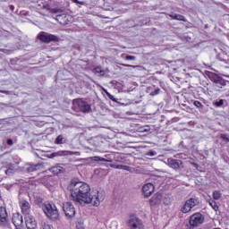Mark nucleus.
Here are the masks:
<instances>
[{
    "label": "nucleus",
    "mask_w": 229,
    "mask_h": 229,
    "mask_svg": "<svg viewBox=\"0 0 229 229\" xmlns=\"http://www.w3.org/2000/svg\"><path fill=\"white\" fill-rule=\"evenodd\" d=\"M71 192V198L75 203L79 205H87L92 203L94 207H99L101 201L105 200V195L95 191L90 192V186L83 182L73 180L68 187Z\"/></svg>",
    "instance_id": "f257e3e1"
},
{
    "label": "nucleus",
    "mask_w": 229,
    "mask_h": 229,
    "mask_svg": "<svg viewBox=\"0 0 229 229\" xmlns=\"http://www.w3.org/2000/svg\"><path fill=\"white\" fill-rule=\"evenodd\" d=\"M43 212L51 221H60V213L55 204H44Z\"/></svg>",
    "instance_id": "f03ea898"
},
{
    "label": "nucleus",
    "mask_w": 229,
    "mask_h": 229,
    "mask_svg": "<svg viewBox=\"0 0 229 229\" xmlns=\"http://www.w3.org/2000/svg\"><path fill=\"white\" fill-rule=\"evenodd\" d=\"M72 109L75 110V112H83L84 114H87L92 110L89 103L81 98L73 100Z\"/></svg>",
    "instance_id": "7ed1b4c3"
},
{
    "label": "nucleus",
    "mask_w": 229,
    "mask_h": 229,
    "mask_svg": "<svg viewBox=\"0 0 229 229\" xmlns=\"http://www.w3.org/2000/svg\"><path fill=\"white\" fill-rule=\"evenodd\" d=\"M205 222V217L200 213H195L190 216L189 228L194 229L201 226L202 223Z\"/></svg>",
    "instance_id": "20e7f679"
},
{
    "label": "nucleus",
    "mask_w": 229,
    "mask_h": 229,
    "mask_svg": "<svg viewBox=\"0 0 229 229\" xmlns=\"http://www.w3.org/2000/svg\"><path fill=\"white\" fill-rule=\"evenodd\" d=\"M199 205V199L198 198H191L187 199L183 206L181 208V212L182 214H189L194 207H198Z\"/></svg>",
    "instance_id": "39448f33"
},
{
    "label": "nucleus",
    "mask_w": 229,
    "mask_h": 229,
    "mask_svg": "<svg viewBox=\"0 0 229 229\" xmlns=\"http://www.w3.org/2000/svg\"><path fill=\"white\" fill-rule=\"evenodd\" d=\"M127 225L130 229H144V222L137 216H131Z\"/></svg>",
    "instance_id": "423d86ee"
},
{
    "label": "nucleus",
    "mask_w": 229,
    "mask_h": 229,
    "mask_svg": "<svg viewBox=\"0 0 229 229\" xmlns=\"http://www.w3.org/2000/svg\"><path fill=\"white\" fill-rule=\"evenodd\" d=\"M63 210L68 219H72L76 216V208L71 202H64L63 204Z\"/></svg>",
    "instance_id": "0eeeda50"
},
{
    "label": "nucleus",
    "mask_w": 229,
    "mask_h": 229,
    "mask_svg": "<svg viewBox=\"0 0 229 229\" xmlns=\"http://www.w3.org/2000/svg\"><path fill=\"white\" fill-rule=\"evenodd\" d=\"M0 226L1 228L10 226V218H8V212L4 207L0 208Z\"/></svg>",
    "instance_id": "6e6552de"
},
{
    "label": "nucleus",
    "mask_w": 229,
    "mask_h": 229,
    "mask_svg": "<svg viewBox=\"0 0 229 229\" xmlns=\"http://www.w3.org/2000/svg\"><path fill=\"white\" fill-rule=\"evenodd\" d=\"M38 38L39 40H41V42H45L46 44H49V42H58L59 40L57 36L53 34H48L46 32H41L38 35Z\"/></svg>",
    "instance_id": "1a4fd4ad"
},
{
    "label": "nucleus",
    "mask_w": 229,
    "mask_h": 229,
    "mask_svg": "<svg viewBox=\"0 0 229 229\" xmlns=\"http://www.w3.org/2000/svg\"><path fill=\"white\" fill-rule=\"evenodd\" d=\"M12 221L15 227H22V225H24V219L22 218V215H21V213L13 214Z\"/></svg>",
    "instance_id": "9d476101"
},
{
    "label": "nucleus",
    "mask_w": 229,
    "mask_h": 229,
    "mask_svg": "<svg viewBox=\"0 0 229 229\" xmlns=\"http://www.w3.org/2000/svg\"><path fill=\"white\" fill-rule=\"evenodd\" d=\"M142 192L143 195L145 196V198H149V196H151L153 194V192H155V185H153V183H146L143 187H142Z\"/></svg>",
    "instance_id": "9b49d317"
},
{
    "label": "nucleus",
    "mask_w": 229,
    "mask_h": 229,
    "mask_svg": "<svg viewBox=\"0 0 229 229\" xmlns=\"http://www.w3.org/2000/svg\"><path fill=\"white\" fill-rule=\"evenodd\" d=\"M20 207L21 208V212L23 216H30L31 212V206L30 205V202L28 200H21L20 202Z\"/></svg>",
    "instance_id": "f8f14e48"
},
{
    "label": "nucleus",
    "mask_w": 229,
    "mask_h": 229,
    "mask_svg": "<svg viewBox=\"0 0 229 229\" xmlns=\"http://www.w3.org/2000/svg\"><path fill=\"white\" fill-rule=\"evenodd\" d=\"M208 78L211 80V81H214V83H216V85H226V82H225V80H223V78L219 77V75H217L215 72H210L208 73Z\"/></svg>",
    "instance_id": "ddd939ff"
},
{
    "label": "nucleus",
    "mask_w": 229,
    "mask_h": 229,
    "mask_svg": "<svg viewBox=\"0 0 229 229\" xmlns=\"http://www.w3.org/2000/svg\"><path fill=\"white\" fill-rule=\"evenodd\" d=\"M25 223L28 229H37V221L32 215H27L25 216Z\"/></svg>",
    "instance_id": "4468645a"
},
{
    "label": "nucleus",
    "mask_w": 229,
    "mask_h": 229,
    "mask_svg": "<svg viewBox=\"0 0 229 229\" xmlns=\"http://www.w3.org/2000/svg\"><path fill=\"white\" fill-rule=\"evenodd\" d=\"M150 207H158L160 203H162V193H156L151 199H150Z\"/></svg>",
    "instance_id": "2eb2a0df"
},
{
    "label": "nucleus",
    "mask_w": 229,
    "mask_h": 229,
    "mask_svg": "<svg viewBox=\"0 0 229 229\" xmlns=\"http://www.w3.org/2000/svg\"><path fill=\"white\" fill-rule=\"evenodd\" d=\"M168 165L172 167V169H180L182 167V161L178 159L174 158H168L167 160Z\"/></svg>",
    "instance_id": "dca6fc26"
},
{
    "label": "nucleus",
    "mask_w": 229,
    "mask_h": 229,
    "mask_svg": "<svg viewBox=\"0 0 229 229\" xmlns=\"http://www.w3.org/2000/svg\"><path fill=\"white\" fill-rule=\"evenodd\" d=\"M40 169H44V165L36 164V165H27L26 171L28 173H34V171H40Z\"/></svg>",
    "instance_id": "f3484780"
},
{
    "label": "nucleus",
    "mask_w": 229,
    "mask_h": 229,
    "mask_svg": "<svg viewBox=\"0 0 229 229\" xmlns=\"http://www.w3.org/2000/svg\"><path fill=\"white\" fill-rule=\"evenodd\" d=\"M50 173H53V174H60L61 173H64V167L61 165H55L49 169Z\"/></svg>",
    "instance_id": "a211bd4d"
},
{
    "label": "nucleus",
    "mask_w": 229,
    "mask_h": 229,
    "mask_svg": "<svg viewBox=\"0 0 229 229\" xmlns=\"http://www.w3.org/2000/svg\"><path fill=\"white\" fill-rule=\"evenodd\" d=\"M170 17L174 21H182V22H187V19L182 14H172Z\"/></svg>",
    "instance_id": "6ab92c4d"
},
{
    "label": "nucleus",
    "mask_w": 229,
    "mask_h": 229,
    "mask_svg": "<svg viewBox=\"0 0 229 229\" xmlns=\"http://www.w3.org/2000/svg\"><path fill=\"white\" fill-rule=\"evenodd\" d=\"M110 167H113V169H122L123 171H131L130 166L128 165H110Z\"/></svg>",
    "instance_id": "aec40b11"
},
{
    "label": "nucleus",
    "mask_w": 229,
    "mask_h": 229,
    "mask_svg": "<svg viewBox=\"0 0 229 229\" xmlns=\"http://www.w3.org/2000/svg\"><path fill=\"white\" fill-rule=\"evenodd\" d=\"M43 8L48 10L50 13H62V9L49 8V5H43Z\"/></svg>",
    "instance_id": "412c9836"
},
{
    "label": "nucleus",
    "mask_w": 229,
    "mask_h": 229,
    "mask_svg": "<svg viewBox=\"0 0 229 229\" xmlns=\"http://www.w3.org/2000/svg\"><path fill=\"white\" fill-rule=\"evenodd\" d=\"M93 162H112V160L106 159L105 157H90Z\"/></svg>",
    "instance_id": "4be33fe9"
},
{
    "label": "nucleus",
    "mask_w": 229,
    "mask_h": 229,
    "mask_svg": "<svg viewBox=\"0 0 229 229\" xmlns=\"http://www.w3.org/2000/svg\"><path fill=\"white\" fill-rule=\"evenodd\" d=\"M41 229H53V225L48 221H43L40 224Z\"/></svg>",
    "instance_id": "5701e85b"
},
{
    "label": "nucleus",
    "mask_w": 229,
    "mask_h": 229,
    "mask_svg": "<svg viewBox=\"0 0 229 229\" xmlns=\"http://www.w3.org/2000/svg\"><path fill=\"white\" fill-rule=\"evenodd\" d=\"M93 72H95V74H99V76H105V70H103L101 67L95 68Z\"/></svg>",
    "instance_id": "b1692460"
},
{
    "label": "nucleus",
    "mask_w": 229,
    "mask_h": 229,
    "mask_svg": "<svg viewBox=\"0 0 229 229\" xmlns=\"http://www.w3.org/2000/svg\"><path fill=\"white\" fill-rule=\"evenodd\" d=\"M221 196H223V194L221 193V191H215L213 192V199L215 200L221 199Z\"/></svg>",
    "instance_id": "393cba45"
},
{
    "label": "nucleus",
    "mask_w": 229,
    "mask_h": 229,
    "mask_svg": "<svg viewBox=\"0 0 229 229\" xmlns=\"http://www.w3.org/2000/svg\"><path fill=\"white\" fill-rule=\"evenodd\" d=\"M208 204L212 207L213 210L217 212L219 210V206H217V203L215 200H209Z\"/></svg>",
    "instance_id": "a878e982"
},
{
    "label": "nucleus",
    "mask_w": 229,
    "mask_h": 229,
    "mask_svg": "<svg viewBox=\"0 0 229 229\" xmlns=\"http://www.w3.org/2000/svg\"><path fill=\"white\" fill-rule=\"evenodd\" d=\"M64 153H65V151L52 153V154H50V156L48 157V158H55V157H62V155H64Z\"/></svg>",
    "instance_id": "bb28decb"
},
{
    "label": "nucleus",
    "mask_w": 229,
    "mask_h": 229,
    "mask_svg": "<svg viewBox=\"0 0 229 229\" xmlns=\"http://www.w3.org/2000/svg\"><path fill=\"white\" fill-rule=\"evenodd\" d=\"M104 92L106 94L107 98H109V99H111V101L117 103V98H114V95L107 92L106 89H105Z\"/></svg>",
    "instance_id": "cd10ccee"
},
{
    "label": "nucleus",
    "mask_w": 229,
    "mask_h": 229,
    "mask_svg": "<svg viewBox=\"0 0 229 229\" xmlns=\"http://www.w3.org/2000/svg\"><path fill=\"white\" fill-rule=\"evenodd\" d=\"M215 106H216L217 108L223 106V105H225V100L224 99H220L219 101H216L214 103Z\"/></svg>",
    "instance_id": "c85d7f7f"
},
{
    "label": "nucleus",
    "mask_w": 229,
    "mask_h": 229,
    "mask_svg": "<svg viewBox=\"0 0 229 229\" xmlns=\"http://www.w3.org/2000/svg\"><path fill=\"white\" fill-rule=\"evenodd\" d=\"M64 142V137L62 135L57 136L55 139V144H63Z\"/></svg>",
    "instance_id": "c756f323"
},
{
    "label": "nucleus",
    "mask_w": 229,
    "mask_h": 229,
    "mask_svg": "<svg viewBox=\"0 0 229 229\" xmlns=\"http://www.w3.org/2000/svg\"><path fill=\"white\" fill-rule=\"evenodd\" d=\"M13 173H14V170L12 167H9L7 170H5V174L7 176H12V174H13Z\"/></svg>",
    "instance_id": "7c9ffc66"
},
{
    "label": "nucleus",
    "mask_w": 229,
    "mask_h": 229,
    "mask_svg": "<svg viewBox=\"0 0 229 229\" xmlns=\"http://www.w3.org/2000/svg\"><path fill=\"white\" fill-rule=\"evenodd\" d=\"M160 88H157L154 91L150 92V96H158V94H160Z\"/></svg>",
    "instance_id": "2f4dec72"
},
{
    "label": "nucleus",
    "mask_w": 229,
    "mask_h": 229,
    "mask_svg": "<svg viewBox=\"0 0 229 229\" xmlns=\"http://www.w3.org/2000/svg\"><path fill=\"white\" fill-rule=\"evenodd\" d=\"M194 106H197V108H203V104H201V102L195 100L193 102Z\"/></svg>",
    "instance_id": "473e14b6"
},
{
    "label": "nucleus",
    "mask_w": 229,
    "mask_h": 229,
    "mask_svg": "<svg viewBox=\"0 0 229 229\" xmlns=\"http://www.w3.org/2000/svg\"><path fill=\"white\" fill-rule=\"evenodd\" d=\"M123 67H132L133 69H139L140 66L139 65H131V64H123Z\"/></svg>",
    "instance_id": "72a5a7b5"
},
{
    "label": "nucleus",
    "mask_w": 229,
    "mask_h": 229,
    "mask_svg": "<svg viewBox=\"0 0 229 229\" xmlns=\"http://www.w3.org/2000/svg\"><path fill=\"white\" fill-rule=\"evenodd\" d=\"M220 137L223 140H225V142H229V138H227L225 134H221Z\"/></svg>",
    "instance_id": "f704fd0d"
},
{
    "label": "nucleus",
    "mask_w": 229,
    "mask_h": 229,
    "mask_svg": "<svg viewBox=\"0 0 229 229\" xmlns=\"http://www.w3.org/2000/svg\"><path fill=\"white\" fill-rule=\"evenodd\" d=\"M125 60H135L134 55H126Z\"/></svg>",
    "instance_id": "c9c22d12"
},
{
    "label": "nucleus",
    "mask_w": 229,
    "mask_h": 229,
    "mask_svg": "<svg viewBox=\"0 0 229 229\" xmlns=\"http://www.w3.org/2000/svg\"><path fill=\"white\" fill-rule=\"evenodd\" d=\"M7 144H8V146H13V139H8L7 140Z\"/></svg>",
    "instance_id": "e433bc0d"
},
{
    "label": "nucleus",
    "mask_w": 229,
    "mask_h": 229,
    "mask_svg": "<svg viewBox=\"0 0 229 229\" xmlns=\"http://www.w3.org/2000/svg\"><path fill=\"white\" fill-rule=\"evenodd\" d=\"M155 155H157V152H155V151L148 152V157H155Z\"/></svg>",
    "instance_id": "4c0bfd02"
},
{
    "label": "nucleus",
    "mask_w": 229,
    "mask_h": 229,
    "mask_svg": "<svg viewBox=\"0 0 229 229\" xmlns=\"http://www.w3.org/2000/svg\"><path fill=\"white\" fill-rule=\"evenodd\" d=\"M73 3H77V4H85V2H81L78 0H73Z\"/></svg>",
    "instance_id": "58836bf2"
},
{
    "label": "nucleus",
    "mask_w": 229,
    "mask_h": 229,
    "mask_svg": "<svg viewBox=\"0 0 229 229\" xmlns=\"http://www.w3.org/2000/svg\"><path fill=\"white\" fill-rule=\"evenodd\" d=\"M62 17H65V14H59L56 16V21H58V19H62Z\"/></svg>",
    "instance_id": "ea45409f"
},
{
    "label": "nucleus",
    "mask_w": 229,
    "mask_h": 229,
    "mask_svg": "<svg viewBox=\"0 0 229 229\" xmlns=\"http://www.w3.org/2000/svg\"><path fill=\"white\" fill-rule=\"evenodd\" d=\"M191 165H193V167H196V169H198V167H199L198 164H196V163H191Z\"/></svg>",
    "instance_id": "a19ab883"
},
{
    "label": "nucleus",
    "mask_w": 229,
    "mask_h": 229,
    "mask_svg": "<svg viewBox=\"0 0 229 229\" xmlns=\"http://www.w3.org/2000/svg\"><path fill=\"white\" fill-rule=\"evenodd\" d=\"M69 155H78L79 152H67Z\"/></svg>",
    "instance_id": "79ce46f5"
},
{
    "label": "nucleus",
    "mask_w": 229,
    "mask_h": 229,
    "mask_svg": "<svg viewBox=\"0 0 229 229\" xmlns=\"http://www.w3.org/2000/svg\"><path fill=\"white\" fill-rule=\"evenodd\" d=\"M84 227H83V225H77V229H83Z\"/></svg>",
    "instance_id": "37998d69"
},
{
    "label": "nucleus",
    "mask_w": 229,
    "mask_h": 229,
    "mask_svg": "<svg viewBox=\"0 0 229 229\" xmlns=\"http://www.w3.org/2000/svg\"><path fill=\"white\" fill-rule=\"evenodd\" d=\"M0 92H2V94H6L7 91L0 90Z\"/></svg>",
    "instance_id": "c03bdc74"
},
{
    "label": "nucleus",
    "mask_w": 229,
    "mask_h": 229,
    "mask_svg": "<svg viewBox=\"0 0 229 229\" xmlns=\"http://www.w3.org/2000/svg\"><path fill=\"white\" fill-rule=\"evenodd\" d=\"M10 8H11V10H13L14 6H13V5H11Z\"/></svg>",
    "instance_id": "a18cd8bd"
},
{
    "label": "nucleus",
    "mask_w": 229,
    "mask_h": 229,
    "mask_svg": "<svg viewBox=\"0 0 229 229\" xmlns=\"http://www.w3.org/2000/svg\"><path fill=\"white\" fill-rule=\"evenodd\" d=\"M145 131H149V129H145Z\"/></svg>",
    "instance_id": "49530a36"
}]
</instances>
